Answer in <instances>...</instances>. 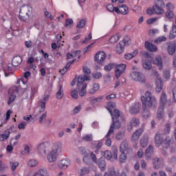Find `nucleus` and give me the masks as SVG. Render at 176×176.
<instances>
[{
  "mask_svg": "<svg viewBox=\"0 0 176 176\" xmlns=\"http://www.w3.org/2000/svg\"><path fill=\"white\" fill-rule=\"evenodd\" d=\"M102 100H104V96H98L97 98H94L91 99L90 104L91 105H94L96 104H98V102H101V101H102Z\"/></svg>",
  "mask_w": 176,
  "mask_h": 176,
  "instance_id": "f704fd0d",
  "label": "nucleus"
},
{
  "mask_svg": "<svg viewBox=\"0 0 176 176\" xmlns=\"http://www.w3.org/2000/svg\"><path fill=\"white\" fill-rule=\"evenodd\" d=\"M175 49H176L175 45H174L173 44L168 45V54H170V56H173V54H174V53H175Z\"/></svg>",
  "mask_w": 176,
  "mask_h": 176,
  "instance_id": "79ce46f5",
  "label": "nucleus"
},
{
  "mask_svg": "<svg viewBox=\"0 0 176 176\" xmlns=\"http://www.w3.org/2000/svg\"><path fill=\"white\" fill-rule=\"evenodd\" d=\"M57 156H58V154H57V153L51 151L47 157L49 163H54V162L57 160Z\"/></svg>",
  "mask_w": 176,
  "mask_h": 176,
  "instance_id": "dca6fc26",
  "label": "nucleus"
},
{
  "mask_svg": "<svg viewBox=\"0 0 176 176\" xmlns=\"http://www.w3.org/2000/svg\"><path fill=\"white\" fill-rule=\"evenodd\" d=\"M26 126H27V123H25V122H23L19 124L18 129H19V130H24V129H25Z\"/></svg>",
  "mask_w": 176,
  "mask_h": 176,
  "instance_id": "338daca9",
  "label": "nucleus"
},
{
  "mask_svg": "<svg viewBox=\"0 0 176 176\" xmlns=\"http://www.w3.org/2000/svg\"><path fill=\"white\" fill-rule=\"evenodd\" d=\"M144 133V129H138L132 135V140L133 141H138L140 140V137H141V135Z\"/></svg>",
  "mask_w": 176,
  "mask_h": 176,
  "instance_id": "6ab92c4d",
  "label": "nucleus"
},
{
  "mask_svg": "<svg viewBox=\"0 0 176 176\" xmlns=\"http://www.w3.org/2000/svg\"><path fill=\"white\" fill-rule=\"evenodd\" d=\"M35 118H38V122L41 124L46 120V118L47 117V112L46 111H38L35 116Z\"/></svg>",
  "mask_w": 176,
  "mask_h": 176,
  "instance_id": "f8f14e48",
  "label": "nucleus"
},
{
  "mask_svg": "<svg viewBox=\"0 0 176 176\" xmlns=\"http://www.w3.org/2000/svg\"><path fill=\"white\" fill-rule=\"evenodd\" d=\"M160 103L162 104L161 107H164L167 103V94L162 91L160 96Z\"/></svg>",
  "mask_w": 176,
  "mask_h": 176,
  "instance_id": "473e14b6",
  "label": "nucleus"
},
{
  "mask_svg": "<svg viewBox=\"0 0 176 176\" xmlns=\"http://www.w3.org/2000/svg\"><path fill=\"white\" fill-rule=\"evenodd\" d=\"M174 12L173 11H166L165 13V17L166 19H168V20H171V19H174Z\"/></svg>",
  "mask_w": 176,
  "mask_h": 176,
  "instance_id": "37998d69",
  "label": "nucleus"
},
{
  "mask_svg": "<svg viewBox=\"0 0 176 176\" xmlns=\"http://www.w3.org/2000/svg\"><path fill=\"white\" fill-rule=\"evenodd\" d=\"M130 76L133 80L136 82H140V83H145V76L138 72H133L131 73Z\"/></svg>",
  "mask_w": 176,
  "mask_h": 176,
  "instance_id": "0eeeda50",
  "label": "nucleus"
},
{
  "mask_svg": "<svg viewBox=\"0 0 176 176\" xmlns=\"http://www.w3.org/2000/svg\"><path fill=\"white\" fill-rule=\"evenodd\" d=\"M137 54H138V50H135L132 53L126 54L124 55V58L126 60H131V58H134Z\"/></svg>",
  "mask_w": 176,
  "mask_h": 176,
  "instance_id": "7c9ffc66",
  "label": "nucleus"
},
{
  "mask_svg": "<svg viewBox=\"0 0 176 176\" xmlns=\"http://www.w3.org/2000/svg\"><path fill=\"white\" fill-rule=\"evenodd\" d=\"M11 71H12V67L10 66H8L7 69H3L6 78H8V76L10 75Z\"/></svg>",
  "mask_w": 176,
  "mask_h": 176,
  "instance_id": "13d9d810",
  "label": "nucleus"
},
{
  "mask_svg": "<svg viewBox=\"0 0 176 176\" xmlns=\"http://www.w3.org/2000/svg\"><path fill=\"white\" fill-rule=\"evenodd\" d=\"M153 63L155 64V65L160 67V69H163V60L162 59V57L157 56L154 59Z\"/></svg>",
  "mask_w": 176,
  "mask_h": 176,
  "instance_id": "cd10ccee",
  "label": "nucleus"
},
{
  "mask_svg": "<svg viewBox=\"0 0 176 176\" xmlns=\"http://www.w3.org/2000/svg\"><path fill=\"white\" fill-rule=\"evenodd\" d=\"M109 173L111 176H120L119 171L116 172V170H115V168H113L110 169Z\"/></svg>",
  "mask_w": 176,
  "mask_h": 176,
  "instance_id": "4d7b16f0",
  "label": "nucleus"
},
{
  "mask_svg": "<svg viewBox=\"0 0 176 176\" xmlns=\"http://www.w3.org/2000/svg\"><path fill=\"white\" fill-rule=\"evenodd\" d=\"M126 159H127V157L126 156V154H124V153H121V155L119 159L120 163H125Z\"/></svg>",
  "mask_w": 176,
  "mask_h": 176,
  "instance_id": "6e6d98bb",
  "label": "nucleus"
},
{
  "mask_svg": "<svg viewBox=\"0 0 176 176\" xmlns=\"http://www.w3.org/2000/svg\"><path fill=\"white\" fill-rule=\"evenodd\" d=\"M32 14V7L28 5H23L19 11V19L22 21H27L30 16Z\"/></svg>",
  "mask_w": 176,
  "mask_h": 176,
  "instance_id": "20e7f679",
  "label": "nucleus"
},
{
  "mask_svg": "<svg viewBox=\"0 0 176 176\" xmlns=\"http://www.w3.org/2000/svg\"><path fill=\"white\" fill-rule=\"evenodd\" d=\"M100 90V85L97 83H95L93 85L91 89H89V94H96V93H97V91H98Z\"/></svg>",
  "mask_w": 176,
  "mask_h": 176,
  "instance_id": "bb28decb",
  "label": "nucleus"
},
{
  "mask_svg": "<svg viewBox=\"0 0 176 176\" xmlns=\"http://www.w3.org/2000/svg\"><path fill=\"white\" fill-rule=\"evenodd\" d=\"M140 145L142 148H146L148 145V137L142 138L140 140Z\"/></svg>",
  "mask_w": 176,
  "mask_h": 176,
  "instance_id": "c03bdc74",
  "label": "nucleus"
},
{
  "mask_svg": "<svg viewBox=\"0 0 176 176\" xmlns=\"http://www.w3.org/2000/svg\"><path fill=\"white\" fill-rule=\"evenodd\" d=\"M91 33H90L87 37H85V40L82 41V43H87V42L91 39Z\"/></svg>",
  "mask_w": 176,
  "mask_h": 176,
  "instance_id": "774afa93",
  "label": "nucleus"
},
{
  "mask_svg": "<svg viewBox=\"0 0 176 176\" xmlns=\"http://www.w3.org/2000/svg\"><path fill=\"white\" fill-rule=\"evenodd\" d=\"M86 25V21L85 19H81L77 24V28H84Z\"/></svg>",
  "mask_w": 176,
  "mask_h": 176,
  "instance_id": "3c124183",
  "label": "nucleus"
},
{
  "mask_svg": "<svg viewBox=\"0 0 176 176\" xmlns=\"http://www.w3.org/2000/svg\"><path fill=\"white\" fill-rule=\"evenodd\" d=\"M74 24V21L71 19H67L65 20V27H71Z\"/></svg>",
  "mask_w": 176,
  "mask_h": 176,
  "instance_id": "680f3d73",
  "label": "nucleus"
},
{
  "mask_svg": "<svg viewBox=\"0 0 176 176\" xmlns=\"http://www.w3.org/2000/svg\"><path fill=\"white\" fill-rule=\"evenodd\" d=\"M166 8L167 11H173L174 10V5L171 3H168L166 5Z\"/></svg>",
  "mask_w": 176,
  "mask_h": 176,
  "instance_id": "69168bd1",
  "label": "nucleus"
},
{
  "mask_svg": "<svg viewBox=\"0 0 176 176\" xmlns=\"http://www.w3.org/2000/svg\"><path fill=\"white\" fill-rule=\"evenodd\" d=\"M47 146H49V144L47 143H41L38 146V151L41 155H46V152L47 151Z\"/></svg>",
  "mask_w": 176,
  "mask_h": 176,
  "instance_id": "2eb2a0df",
  "label": "nucleus"
},
{
  "mask_svg": "<svg viewBox=\"0 0 176 176\" xmlns=\"http://www.w3.org/2000/svg\"><path fill=\"white\" fill-rule=\"evenodd\" d=\"M166 39L167 38L164 36H160L155 40V43H161V42H166Z\"/></svg>",
  "mask_w": 176,
  "mask_h": 176,
  "instance_id": "603ef678",
  "label": "nucleus"
},
{
  "mask_svg": "<svg viewBox=\"0 0 176 176\" xmlns=\"http://www.w3.org/2000/svg\"><path fill=\"white\" fill-rule=\"evenodd\" d=\"M61 142H55L52 147V152H55V153L58 154V152L61 151Z\"/></svg>",
  "mask_w": 176,
  "mask_h": 176,
  "instance_id": "5701e85b",
  "label": "nucleus"
},
{
  "mask_svg": "<svg viewBox=\"0 0 176 176\" xmlns=\"http://www.w3.org/2000/svg\"><path fill=\"white\" fill-rule=\"evenodd\" d=\"M140 124V120L136 118H131L127 126L128 131H133V127H137Z\"/></svg>",
  "mask_w": 176,
  "mask_h": 176,
  "instance_id": "9d476101",
  "label": "nucleus"
},
{
  "mask_svg": "<svg viewBox=\"0 0 176 176\" xmlns=\"http://www.w3.org/2000/svg\"><path fill=\"white\" fill-rule=\"evenodd\" d=\"M107 55L104 52H99L95 55V61L98 64H101L105 60Z\"/></svg>",
  "mask_w": 176,
  "mask_h": 176,
  "instance_id": "ddd939ff",
  "label": "nucleus"
},
{
  "mask_svg": "<svg viewBox=\"0 0 176 176\" xmlns=\"http://www.w3.org/2000/svg\"><path fill=\"white\" fill-rule=\"evenodd\" d=\"M107 110L109 111V113H111L113 120L110 129L106 135V138H109V137H111V134H113L114 129H120V121L119 120V118L122 122H124V123L126 122V117H124V114H123V113H120V111L117 109H113V112L111 107H108Z\"/></svg>",
  "mask_w": 176,
  "mask_h": 176,
  "instance_id": "f257e3e1",
  "label": "nucleus"
},
{
  "mask_svg": "<svg viewBox=\"0 0 176 176\" xmlns=\"http://www.w3.org/2000/svg\"><path fill=\"white\" fill-rule=\"evenodd\" d=\"M71 164V161L68 159H63L58 162V167L62 170L68 168V166Z\"/></svg>",
  "mask_w": 176,
  "mask_h": 176,
  "instance_id": "4468645a",
  "label": "nucleus"
},
{
  "mask_svg": "<svg viewBox=\"0 0 176 176\" xmlns=\"http://www.w3.org/2000/svg\"><path fill=\"white\" fill-rule=\"evenodd\" d=\"M164 116V106H160L158 109L157 118L158 119H163Z\"/></svg>",
  "mask_w": 176,
  "mask_h": 176,
  "instance_id": "72a5a7b5",
  "label": "nucleus"
},
{
  "mask_svg": "<svg viewBox=\"0 0 176 176\" xmlns=\"http://www.w3.org/2000/svg\"><path fill=\"white\" fill-rule=\"evenodd\" d=\"M128 148H129V143L127 142L126 140H124L121 143L120 147V151L121 153H124V152H126V151H127Z\"/></svg>",
  "mask_w": 176,
  "mask_h": 176,
  "instance_id": "c85d7f7f",
  "label": "nucleus"
},
{
  "mask_svg": "<svg viewBox=\"0 0 176 176\" xmlns=\"http://www.w3.org/2000/svg\"><path fill=\"white\" fill-rule=\"evenodd\" d=\"M90 173V169L89 168L82 167L78 170V174L80 176L87 175Z\"/></svg>",
  "mask_w": 176,
  "mask_h": 176,
  "instance_id": "c9c22d12",
  "label": "nucleus"
},
{
  "mask_svg": "<svg viewBox=\"0 0 176 176\" xmlns=\"http://www.w3.org/2000/svg\"><path fill=\"white\" fill-rule=\"evenodd\" d=\"M63 97H64V93H63V85H59V89L56 93V98L58 100H62Z\"/></svg>",
  "mask_w": 176,
  "mask_h": 176,
  "instance_id": "ea45409f",
  "label": "nucleus"
},
{
  "mask_svg": "<svg viewBox=\"0 0 176 176\" xmlns=\"http://www.w3.org/2000/svg\"><path fill=\"white\" fill-rule=\"evenodd\" d=\"M144 46L149 52H157V47L148 41H145Z\"/></svg>",
  "mask_w": 176,
  "mask_h": 176,
  "instance_id": "a211bd4d",
  "label": "nucleus"
},
{
  "mask_svg": "<svg viewBox=\"0 0 176 176\" xmlns=\"http://www.w3.org/2000/svg\"><path fill=\"white\" fill-rule=\"evenodd\" d=\"M82 71L85 74L84 76H79L78 78V84L77 89L79 91V96L80 97H85L86 96V89L87 87V84L84 83L85 80H90V74H91V70L87 67L85 66L82 69Z\"/></svg>",
  "mask_w": 176,
  "mask_h": 176,
  "instance_id": "f03ea898",
  "label": "nucleus"
},
{
  "mask_svg": "<svg viewBox=\"0 0 176 176\" xmlns=\"http://www.w3.org/2000/svg\"><path fill=\"white\" fill-rule=\"evenodd\" d=\"M37 172L38 173V176H50L46 168H40Z\"/></svg>",
  "mask_w": 176,
  "mask_h": 176,
  "instance_id": "4c0bfd02",
  "label": "nucleus"
},
{
  "mask_svg": "<svg viewBox=\"0 0 176 176\" xmlns=\"http://www.w3.org/2000/svg\"><path fill=\"white\" fill-rule=\"evenodd\" d=\"M98 166L99 168H100L101 171H105V167L107 166V163L103 158H100L98 160Z\"/></svg>",
  "mask_w": 176,
  "mask_h": 176,
  "instance_id": "c756f323",
  "label": "nucleus"
},
{
  "mask_svg": "<svg viewBox=\"0 0 176 176\" xmlns=\"http://www.w3.org/2000/svg\"><path fill=\"white\" fill-rule=\"evenodd\" d=\"M118 8L120 9V14L124 15L129 14V8L126 5H118Z\"/></svg>",
  "mask_w": 176,
  "mask_h": 176,
  "instance_id": "a878e982",
  "label": "nucleus"
},
{
  "mask_svg": "<svg viewBox=\"0 0 176 176\" xmlns=\"http://www.w3.org/2000/svg\"><path fill=\"white\" fill-rule=\"evenodd\" d=\"M142 107L147 108H155L156 107V98L149 91H146L145 96L141 98Z\"/></svg>",
  "mask_w": 176,
  "mask_h": 176,
  "instance_id": "7ed1b4c3",
  "label": "nucleus"
},
{
  "mask_svg": "<svg viewBox=\"0 0 176 176\" xmlns=\"http://www.w3.org/2000/svg\"><path fill=\"white\" fill-rule=\"evenodd\" d=\"M78 150L83 156H87V151L85 147H79Z\"/></svg>",
  "mask_w": 176,
  "mask_h": 176,
  "instance_id": "0e129e2a",
  "label": "nucleus"
},
{
  "mask_svg": "<svg viewBox=\"0 0 176 176\" xmlns=\"http://www.w3.org/2000/svg\"><path fill=\"white\" fill-rule=\"evenodd\" d=\"M172 94H173V101L176 102V87L174 85H172Z\"/></svg>",
  "mask_w": 176,
  "mask_h": 176,
  "instance_id": "052dcab7",
  "label": "nucleus"
},
{
  "mask_svg": "<svg viewBox=\"0 0 176 176\" xmlns=\"http://www.w3.org/2000/svg\"><path fill=\"white\" fill-rule=\"evenodd\" d=\"M142 116L143 119H148L149 116H151V113L149 112V109L148 108L142 106Z\"/></svg>",
  "mask_w": 176,
  "mask_h": 176,
  "instance_id": "2f4dec72",
  "label": "nucleus"
},
{
  "mask_svg": "<svg viewBox=\"0 0 176 176\" xmlns=\"http://www.w3.org/2000/svg\"><path fill=\"white\" fill-rule=\"evenodd\" d=\"M10 166H11V170L12 171H14V170H16V168H17V167L19 166V162H10Z\"/></svg>",
  "mask_w": 176,
  "mask_h": 176,
  "instance_id": "864d4df0",
  "label": "nucleus"
},
{
  "mask_svg": "<svg viewBox=\"0 0 176 176\" xmlns=\"http://www.w3.org/2000/svg\"><path fill=\"white\" fill-rule=\"evenodd\" d=\"M124 138V132H118L116 134V140L120 141Z\"/></svg>",
  "mask_w": 176,
  "mask_h": 176,
  "instance_id": "09e8293b",
  "label": "nucleus"
},
{
  "mask_svg": "<svg viewBox=\"0 0 176 176\" xmlns=\"http://www.w3.org/2000/svg\"><path fill=\"white\" fill-rule=\"evenodd\" d=\"M170 130H171V124L170 123H166L165 124V127L164 129L165 134H169Z\"/></svg>",
  "mask_w": 176,
  "mask_h": 176,
  "instance_id": "8fccbe9b",
  "label": "nucleus"
},
{
  "mask_svg": "<svg viewBox=\"0 0 176 176\" xmlns=\"http://www.w3.org/2000/svg\"><path fill=\"white\" fill-rule=\"evenodd\" d=\"M120 38V34H117L116 35H113L109 39L110 43H116V42H118V41H119Z\"/></svg>",
  "mask_w": 176,
  "mask_h": 176,
  "instance_id": "a19ab883",
  "label": "nucleus"
},
{
  "mask_svg": "<svg viewBox=\"0 0 176 176\" xmlns=\"http://www.w3.org/2000/svg\"><path fill=\"white\" fill-rule=\"evenodd\" d=\"M152 155H153V146L150 145L146 149L145 156L147 159H151V157H152Z\"/></svg>",
  "mask_w": 176,
  "mask_h": 176,
  "instance_id": "b1692460",
  "label": "nucleus"
},
{
  "mask_svg": "<svg viewBox=\"0 0 176 176\" xmlns=\"http://www.w3.org/2000/svg\"><path fill=\"white\" fill-rule=\"evenodd\" d=\"M75 61H76V59H73L72 61L67 63V64L64 67V68L59 71L61 75H65V74L67 73V71L69 69V67H71V65H72V64H74Z\"/></svg>",
  "mask_w": 176,
  "mask_h": 176,
  "instance_id": "412c9836",
  "label": "nucleus"
},
{
  "mask_svg": "<svg viewBox=\"0 0 176 176\" xmlns=\"http://www.w3.org/2000/svg\"><path fill=\"white\" fill-rule=\"evenodd\" d=\"M116 69L118 71H120L121 72H124V69H126V65L125 64H121L116 66Z\"/></svg>",
  "mask_w": 176,
  "mask_h": 176,
  "instance_id": "de8ad7c7",
  "label": "nucleus"
},
{
  "mask_svg": "<svg viewBox=\"0 0 176 176\" xmlns=\"http://www.w3.org/2000/svg\"><path fill=\"white\" fill-rule=\"evenodd\" d=\"M82 141H86L87 142H91L93 141V135H85L82 138Z\"/></svg>",
  "mask_w": 176,
  "mask_h": 176,
  "instance_id": "a18cd8bd",
  "label": "nucleus"
},
{
  "mask_svg": "<svg viewBox=\"0 0 176 176\" xmlns=\"http://www.w3.org/2000/svg\"><path fill=\"white\" fill-rule=\"evenodd\" d=\"M115 67H116V64L109 63V65L104 66V71H111V69L115 68Z\"/></svg>",
  "mask_w": 176,
  "mask_h": 176,
  "instance_id": "5fc2aeb1",
  "label": "nucleus"
},
{
  "mask_svg": "<svg viewBox=\"0 0 176 176\" xmlns=\"http://www.w3.org/2000/svg\"><path fill=\"white\" fill-rule=\"evenodd\" d=\"M46 109V102L41 101V110L38 112H45Z\"/></svg>",
  "mask_w": 176,
  "mask_h": 176,
  "instance_id": "e2e57ef3",
  "label": "nucleus"
},
{
  "mask_svg": "<svg viewBox=\"0 0 176 176\" xmlns=\"http://www.w3.org/2000/svg\"><path fill=\"white\" fill-rule=\"evenodd\" d=\"M155 144L156 146H160L162 144V146L167 149V148H169L171 144V140L170 138H166L163 142V137L162 136V134L157 133L155 138Z\"/></svg>",
  "mask_w": 176,
  "mask_h": 176,
  "instance_id": "39448f33",
  "label": "nucleus"
},
{
  "mask_svg": "<svg viewBox=\"0 0 176 176\" xmlns=\"http://www.w3.org/2000/svg\"><path fill=\"white\" fill-rule=\"evenodd\" d=\"M153 164L155 170H159V168L162 167V164H163V161L162 160V159L155 157L153 160Z\"/></svg>",
  "mask_w": 176,
  "mask_h": 176,
  "instance_id": "f3484780",
  "label": "nucleus"
},
{
  "mask_svg": "<svg viewBox=\"0 0 176 176\" xmlns=\"http://www.w3.org/2000/svg\"><path fill=\"white\" fill-rule=\"evenodd\" d=\"M141 109V104L140 103H135L132 105L129 109V112L131 115H137V113H140V111Z\"/></svg>",
  "mask_w": 176,
  "mask_h": 176,
  "instance_id": "9b49d317",
  "label": "nucleus"
},
{
  "mask_svg": "<svg viewBox=\"0 0 176 176\" xmlns=\"http://www.w3.org/2000/svg\"><path fill=\"white\" fill-rule=\"evenodd\" d=\"M21 63H23V58H21L20 56H14L12 58V64L13 67H19Z\"/></svg>",
  "mask_w": 176,
  "mask_h": 176,
  "instance_id": "aec40b11",
  "label": "nucleus"
},
{
  "mask_svg": "<svg viewBox=\"0 0 176 176\" xmlns=\"http://www.w3.org/2000/svg\"><path fill=\"white\" fill-rule=\"evenodd\" d=\"M156 88L155 90L157 93H160L163 89V82H162V79L160 78H157L155 81Z\"/></svg>",
  "mask_w": 176,
  "mask_h": 176,
  "instance_id": "4be33fe9",
  "label": "nucleus"
},
{
  "mask_svg": "<svg viewBox=\"0 0 176 176\" xmlns=\"http://www.w3.org/2000/svg\"><path fill=\"white\" fill-rule=\"evenodd\" d=\"M142 66L144 68V69H152V63L148 59H145L142 60Z\"/></svg>",
  "mask_w": 176,
  "mask_h": 176,
  "instance_id": "393cba45",
  "label": "nucleus"
},
{
  "mask_svg": "<svg viewBox=\"0 0 176 176\" xmlns=\"http://www.w3.org/2000/svg\"><path fill=\"white\" fill-rule=\"evenodd\" d=\"M10 131L9 130L5 131L4 133L0 135V141H5L9 138Z\"/></svg>",
  "mask_w": 176,
  "mask_h": 176,
  "instance_id": "58836bf2",
  "label": "nucleus"
},
{
  "mask_svg": "<svg viewBox=\"0 0 176 176\" xmlns=\"http://www.w3.org/2000/svg\"><path fill=\"white\" fill-rule=\"evenodd\" d=\"M164 2L163 0H157L156 4L153 6V11L154 13L156 14H164V10H163V8H164Z\"/></svg>",
  "mask_w": 176,
  "mask_h": 176,
  "instance_id": "423d86ee",
  "label": "nucleus"
},
{
  "mask_svg": "<svg viewBox=\"0 0 176 176\" xmlns=\"http://www.w3.org/2000/svg\"><path fill=\"white\" fill-rule=\"evenodd\" d=\"M71 94H72V98H74V100H78V90L72 89Z\"/></svg>",
  "mask_w": 176,
  "mask_h": 176,
  "instance_id": "bf43d9fd",
  "label": "nucleus"
},
{
  "mask_svg": "<svg viewBox=\"0 0 176 176\" xmlns=\"http://www.w3.org/2000/svg\"><path fill=\"white\" fill-rule=\"evenodd\" d=\"M38 165V161H36V160H30L28 162V166H29V167H35V166Z\"/></svg>",
  "mask_w": 176,
  "mask_h": 176,
  "instance_id": "49530a36",
  "label": "nucleus"
},
{
  "mask_svg": "<svg viewBox=\"0 0 176 176\" xmlns=\"http://www.w3.org/2000/svg\"><path fill=\"white\" fill-rule=\"evenodd\" d=\"M129 37L124 38L122 42L119 43V45H117L116 52L119 53V54H122V53L124 51V46H129Z\"/></svg>",
  "mask_w": 176,
  "mask_h": 176,
  "instance_id": "1a4fd4ad",
  "label": "nucleus"
},
{
  "mask_svg": "<svg viewBox=\"0 0 176 176\" xmlns=\"http://www.w3.org/2000/svg\"><path fill=\"white\" fill-rule=\"evenodd\" d=\"M103 156L105 159H107V160H111V159L118 160V149L114 148L113 153L109 151H106L104 152Z\"/></svg>",
  "mask_w": 176,
  "mask_h": 176,
  "instance_id": "6e6552de",
  "label": "nucleus"
},
{
  "mask_svg": "<svg viewBox=\"0 0 176 176\" xmlns=\"http://www.w3.org/2000/svg\"><path fill=\"white\" fill-rule=\"evenodd\" d=\"M176 37V25H173L169 33V39H174Z\"/></svg>",
  "mask_w": 176,
  "mask_h": 176,
  "instance_id": "e433bc0d",
  "label": "nucleus"
}]
</instances>
